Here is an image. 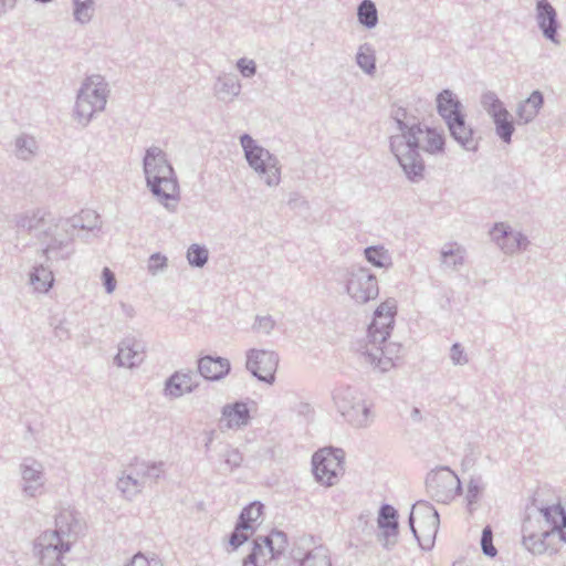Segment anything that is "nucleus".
Segmentation results:
<instances>
[{"instance_id": "nucleus-1", "label": "nucleus", "mask_w": 566, "mask_h": 566, "mask_svg": "<svg viewBox=\"0 0 566 566\" xmlns=\"http://www.w3.org/2000/svg\"><path fill=\"white\" fill-rule=\"evenodd\" d=\"M391 118L399 133L389 138L390 151L395 156L408 180L423 179L424 160L421 150L430 155L444 151L446 137L436 128L423 125L407 108L398 106L391 111Z\"/></svg>"}, {"instance_id": "nucleus-2", "label": "nucleus", "mask_w": 566, "mask_h": 566, "mask_svg": "<svg viewBox=\"0 0 566 566\" xmlns=\"http://www.w3.org/2000/svg\"><path fill=\"white\" fill-rule=\"evenodd\" d=\"M396 315V300L387 298L375 310L373 319L367 327L365 343L359 349L365 363L380 373H386L395 367L396 360L402 353V346L399 343L388 342Z\"/></svg>"}, {"instance_id": "nucleus-3", "label": "nucleus", "mask_w": 566, "mask_h": 566, "mask_svg": "<svg viewBox=\"0 0 566 566\" xmlns=\"http://www.w3.org/2000/svg\"><path fill=\"white\" fill-rule=\"evenodd\" d=\"M143 170L147 188L168 211L174 212L179 201V184L166 153L158 146L146 149Z\"/></svg>"}, {"instance_id": "nucleus-4", "label": "nucleus", "mask_w": 566, "mask_h": 566, "mask_svg": "<svg viewBox=\"0 0 566 566\" xmlns=\"http://www.w3.org/2000/svg\"><path fill=\"white\" fill-rule=\"evenodd\" d=\"M101 228L102 221L99 214L91 209L82 210L78 214L69 219L60 218L55 229H53L55 235L57 234L59 238L55 237L46 252H57L60 260H66L74 252L72 242L75 235L88 242L92 238L98 235Z\"/></svg>"}, {"instance_id": "nucleus-5", "label": "nucleus", "mask_w": 566, "mask_h": 566, "mask_svg": "<svg viewBox=\"0 0 566 566\" xmlns=\"http://www.w3.org/2000/svg\"><path fill=\"white\" fill-rule=\"evenodd\" d=\"M109 90L105 78L99 74L87 76L76 95L74 106V118L82 125L86 126L96 113L105 109Z\"/></svg>"}, {"instance_id": "nucleus-6", "label": "nucleus", "mask_w": 566, "mask_h": 566, "mask_svg": "<svg viewBox=\"0 0 566 566\" xmlns=\"http://www.w3.org/2000/svg\"><path fill=\"white\" fill-rule=\"evenodd\" d=\"M240 144L249 166L268 187H277L281 182L282 167L279 158L262 147L249 134L240 137Z\"/></svg>"}, {"instance_id": "nucleus-7", "label": "nucleus", "mask_w": 566, "mask_h": 566, "mask_svg": "<svg viewBox=\"0 0 566 566\" xmlns=\"http://www.w3.org/2000/svg\"><path fill=\"white\" fill-rule=\"evenodd\" d=\"M410 530L422 548H431L439 530L438 511L427 501H418L408 518Z\"/></svg>"}, {"instance_id": "nucleus-8", "label": "nucleus", "mask_w": 566, "mask_h": 566, "mask_svg": "<svg viewBox=\"0 0 566 566\" xmlns=\"http://www.w3.org/2000/svg\"><path fill=\"white\" fill-rule=\"evenodd\" d=\"M60 218H54L50 212L36 209L30 212L21 214L17 220V226L23 230L34 233L42 242L44 248L41 250L43 256L46 260L55 259L60 260L59 253L46 252L51 243L55 239V226ZM56 238L59 235L56 234Z\"/></svg>"}, {"instance_id": "nucleus-9", "label": "nucleus", "mask_w": 566, "mask_h": 566, "mask_svg": "<svg viewBox=\"0 0 566 566\" xmlns=\"http://www.w3.org/2000/svg\"><path fill=\"white\" fill-rule=\"evenodd\" d=\"M345 287L349 297L357 304H366L379 294L376 275L363 266H352L347 270Z\"/></svg>"}, {"instance_id": "nucleus-10", "label": "nucleus", "mask_w": 566, "mask_h": 566, "mask_svg": "<svg viewBox=\"0 0 566 566\" xmlns=\"http://www.w3.org/2000/svg\"><path fill=\"white\" fill-rule=\"evenodd\" d=\"M345 452L338 448H324L312 458L315 479L327 486L336 484L344 472Z\"/></svg>"}, {"instance_id": "nucleus-11", "label": "nucleus", "mask_w": 566, "mask_h": 566, "mask_svg": "<svg viewBox=\"0 0 566 566\" xmlns=\"http://www.w3.org/2000/svg\"><path fill=\"white\" fill-rule=\"evenodd\" d=\"M428 494L439 503H449L462 491L461 481L449 468L431 471L426 479Z\"/></svg>"}, {"instance_id": "nucleus-12", "label": "nucleus", "mask_w": 566, "mask_h": 566, "mask_svg": "<svg viewBox=\"0 0 566 566\" xmlns=\"http://www.w3.org/2000/svg\"><path fill=\"white\" fill-rule=\"evenodd\" d=\"M292 566H333L332 555L325 545H315L313 537L302 536L290 552Z\"/></svg>"}, {"instance_id": "nucleus-13", "label": "nucleus", "mask_w": 566, "mask_h": 566, "mask_svg": "<svg viewBox=\"0 0 566 566\" xmlns=\"http://www.w3.org/2000/svg\"><path fill=\"white\" fill-rule=\"evenodd\" d=\"M280 357L274 350L250 348L245 352V367L258 380L268 385L275 382Z\"/></svg>"}, {"instance_id": "nucleus-14", "label": "nucleus", "mask_w": 566, "mask_h": 566, "mask_svg": "<svg viewBox=\"0 0 566 566\" xmlns=\"http://www.w3.org/2000/svg\"><path fill=\"white\" fill-rule=\"evenodd\" d=\"M65 542L61 541L52 531L42 532L33 543L34 555L42 565L60 566L64 554L69 553L72 547H64Z\"/></svg>"}, {"instance_id": "nucleus-15", "label": "nucleus", "mask_w": 566, "mask_h": 566, "mask_svg": "<svg viewBox=\"0 0 566 566\" xmlns=\"http://www.w3.org/2000/svg\"><path fill=\"white\" fill-rule=\"evenodd\" d=\"M85 523L80 514L73 510H62L55 516V528L52 530L57 537L65 542L64 547H73L74 544L84 535Z\"/></svg>"}, {"instance_id": "nucleus-16", "label": "nucleus", "mask_w": 566, "mask_h": 566, "mask_svg": "<svg viewBox=\"0 0 566 566\" xmlns=\"http://www.w3.org/2000/svg\"><path fill=\"white\" fill-rule=\"evenodd\" d=\"M21 486L24 495L35 497L42 494L45 484V474L42 463L27 458L20 464Z\"/></svg>"}, {"instance_id": "nucleus-17", "label": "nucleus", "mask_w": 566, "mask_h": 566, "mask_svg": "<svg viewBox=\"0 0 566 566\" xmlns=\"http://www.w3.org/2000/svg\"><path fill=\"white\" fill-rule=\"evenodd\" d=\"M492 240L505 254H514L517 251L527 249L530 241L520 231H514L510 226L500 222L491 230Z\"/></svg>"}, {"instance_id": "nucleus-18", "label": "nucleus", "mask_w": 566, "mask_h": 566, "mask_svg": "<svg viewBox=\"0 0 566 566\" xmlns=\"http://www.w3.org/2000/svg\"><path fill=\"white\" fill-rule=\"evenodd\" d=\"M535 21L543 36L554 44H559V21L557 11L548 0H537L535 6Z\"/></svg>"}, {"instance_id": "nucleus-19", "label": "nucleus", "mask_w": 566, "mask_h": 566, "mask_svg": "<svg viewBox=\"0 0 566 566\" xmlns=\"http://www.w3.org/2000/svg\"><path fill=\"white\" fill-rule=\"evenodd\" d=\"M199 387V378L193 370H177L165 381L163 395L169 399H178L193 392Z\"/></svg>"}, {"instance_id": "nucleus-20", "label": "nucleus", "mask_w": 566, "mask_h": 566, "mask_svg": "<svg viewBox=\"0 0 566 566\" xmlns=\"http://www.w3.org/2000/svg\"><path fill=\"white\" fill-rule=\"evenodd\" d=\"M145 345L135 336H126L118 344L117 355L114 364L117 367L136 368L144 361Z\"/></svg>"}, {"instance_id": "nucleus-21", "label": "nucleus", "mask_w": 566, "mask_h": 566, "mask_svg": "<svg viewBox=\"0 0 566 566\" xmlns=\"http://www.w3.org/2000/svg\"><path fill=\"white\" fill-rule=\"evenodd\" d=\"M450 136L465 150L476 151L479 147L478 140L474 138L473 128L467 124L465 115L452 117L446 122Z\"/></svg>"}, {"instance_id": "nucleus-22", "label": "nucleus", "mask_w": 566, "mask_h": 566, "mask_svg": "<svg viewBox=\"0 0 566 566\" xmlns=\"http://www.w3.org/2000/svg\"><path fill=\"white\" fill-rule=\"evenodd\" d=\"M221 413L219 423L221 429H239L248 424L250 420L248 405L243 401H235L223 406Z\"/></svg>"}, {"instance_id": "nucleus-23", "label": "nucleus", "mask_w": 566, "mask_h": 566, "mask_svg": "<svg viewBox=\"0 0 566 566\" xmlns=\"http://www.w3.org/2000/svg\"><path fill=\"white\" fill-rule=\"evenodd\" d=\"M373 405L361 396L357 403H353L342 413V417L354 428L365 429L374 422Z\"/></svg>"}, {"instance_id": "nucleus-24", "label": "nucleus", "mask_w": 566, "mask_h": 566, "mask_svg": "<svg viewBox=\"0 0 566 566\" xmlns=\"http://www.w3.org/2000/svg\"><path fill=\"white\" fill-rule=\"evenodd\" d=\"M231 369L229 359L223 357L205 356L198 360L199 375L211 381L224 378Z\"/></svg>"}, {"instance_id": "nucleus-25", "label": "nucleus", "mask_w": 566, "mask_h": 566, "mask_svg": "<svg viewBox=\"0 0 566 566\" xmlns=\"http://www.w3.org/2000/svg\"><path fill=\"white\" fill-rule=\"evenodd\" d=\"M523 546L535 555L544 554L547 549L546 539L551 536L547 531L535 532L530 517L525 518L522 525Z\"/></svg>"}, {"instance_id": "nucleus-26", "label": "nucleus", "mask_w": 566, "mask_h": 566, "mask_svg": "<svg viewBox=\"0 0 566 566\" xmlns=\"http://www.w3.org/2000/svg\"><path fill=\"white\" fill-rule=\"evenodd\" d=\"M377 523L385 538L384 546L389 547L390 538H396L398 535L399 523L397 510L390 504H382L378 512Z\"/></svg>"}, {"instance_id": "nucleus-27", "label": "nucleus", "mask_w": 566, "mask_h": 566, "mask_svg": "<svg viewBox=\"0 0 566 566\" xmlns=\"http://www.w3.org/2000/svg\"><path fill=\"white\" fill-rule=\"evenodd\" d=\"M241 83L233 73L220 74L213 85L214 95L218 99L228 102L234 99L241 93Z\"/></svg>"}, {"instance_id": "nucleus-28", "label": "nucleus", "mask_w": 566, "mask_h": 566, "mask_svg": "<svg viewBox=\"0 0 566 566\" xmlns=\"http://www.w3.org/2000/svg\"><path fill=\"white\" fill-rule=\"evenodd\" d=\"M133 465L135 467V475L143 481L145 488L156 484L166 470V464L163 461L136 460Z\"/></svg>"}, {"instance_id": "nucleus-29", "label": "nucleus", "mask_w": 566, "mask_h": 566, "mask_svg": "<svg viewBox=\"0 0 566 566\" xmlns=\"http://www.w3.org/2000/svg\"><path fill=\"white\" fill-rule=\"evenodd\" d=\"M437 112L446 122L462 115V103L451 90H443L437 95Z\"/></svg>"}, {"instance_id": "nucleus-30", "label": "nucleus", "mask_w": 566, "mask_h": 566, "mask_svg": "<svg viewBox=\"0 0 566 566\" xmlns=\"http://www.w3.org/2000/svg\"><path fill=\"white\" fill-rule=\"evenodd\" d=\"M544 105V95L541 91L536 90L531 95L517 105L516 115L520 123L528 124L535 119L541 108Z\"/></svg>"}, {"instance_id": "nucleus-31", "label": "nucleus", "mask_w": 566, "mask_h": 566, "mask_svg": "<svg viewBox=\"0 0 566 566\" xmlns=\"http://www.w3.org/2000/svg\"><path fill=\"white\" fill-rule=\"evenodd\" d=\"M116 485L123 496L129 501L145 489L143 481L135 475L133 463L118 478Z\"/></svg>"}, {"instance_id": "nucleus-32", "label": "nucleus", "mask_w": 566, "mask_h": 566, "mask_svg": "<svg viewBox=\"0 0 566 566\" xmlns=\"http://www.w3.org/2000/svg\"><path fill=\"white\" fill-rule=\"evenodd\" d=\"M363 395L354 387L349 385H339L333 390V401L337 411L342 415L353 403H357V400Z\"/></svg>"}, {"instance_id": "nucleus-33", "label": "nucleus", "mask_w": 566, "mask_h": 566, "mask_svg": "<svg viewBox=\"0 0 566 566\" xmlns=\"http://www.w3.org/2000/svg\"><path fill=\"white\" fill-rule=\"evenodd\" d=\"M29 283L34 291L46 293L53 286L54 276L52 271L42 263L33 266L29 275Z\"/></svg>"}, {"instance_id": "nucleus-34", "label": "nucleus", "mask_w": 566, "mask_h": 566, "mask_svg": "<svg viewBox=\"0 0 566 566\" xmlns=\"http://www.w3.org/2000/svg\"><path fill=\"white\" fill-rule=\"evenodd\" d=\"M39 153L36 139L27 134L19 135L14 140V155L18 159L24 161L33 160Z\"/></svg>"}, {"instance_id": "nucleus-35", "label": "nucleus", "mask_w": 566, "mask_h": 566, "mask_svg": "<svg viewBox=\"0 0 566 566\" xmlns=\"http://www.w3.org/2000/svg\"><path fill=\"white\" fill-rule=\"evenodd\" d=\"M440 255L444 266L455 270L464 263L465 249L457 242H450L443 245Z\"/></svg>"}, {"instance_id": "nucleus-36", "label": "nucleus", "mask_w": 566, "mask_h": 566, "mask_svg": "<svg viewBox=\"0 0 566 566\" xmlns=\"http://www.w3.org/2000/svg\"><path fill=\"white\" fill-rule=\"evenodd\" d=\"M538 511L545 518V521L552 526L551 530H546L551 535L557 533L560 528L559 523L566 517V510L562 503L552 505H543L538 507Z\"/></svg>"}, {"instance_id": "nucleus-37", "label": "nucleus", "mask_w": 566, "mask_h": 566, "mask_svg": "<svg viewBox=\"0 0 566 566\" xmlns=\"http://www.w3.org/2000/svg\"><path fill=\"white\" fill-rule=\"evenodd\" d=\"M356 64L359 69L368 74L374 75L376 72V55L375 50L369 43H364L358 46L356 56Z\"/></svg>"}, {"instance_id": "nucleus-38", "label": "nucleus", "mask_w": 566, "mask_h": 566, "mask_svg": "<svg viewBox=\"0 0 566 566\" xmlns=\"http://www.w3.org/2000/svg\"><path fill=\"white\" fill-rule=\"evenodd\" d=\"M366 260L376 268L388 269L392 265V259L382 245H371L364 250Z\"/></svg>"}, {"instance_id": "nucleus-39", "label": "nucleus", "mask_w": 566, "mask_h": 566, "mask_svg": "<svg viewBox=\"0 0 566 566\" xmlns=\"http://www.w3.org/2000/svg\"><path fill=\"white\" fill-rule=\"evenodd\" d=\"M358 22L366 29H374L378 24V10L371 0H363L357 7Z\"/></svg>"}, {"instance_id": "nucleus-40", "label": "nucleus", "mask_w": 566, "mask_h": 566, "mask_svg": "<svg viewBox=\"0 0 566 566\" xmlns=\"http://www.w3.org/2000/svg\"><path fill=\"white\" fill-rule=\"evenodd\" d=\"M72 10L74 21L85 25L88 24L95 13L94 0H72Z\"/></svg>"}, {"instance_id": "nucleus-41", "label": "nucleus", "mask_w": 566, "mask_h": 566, "mask_svg": "<svg viewBox=\"0 0 566 566\" xmlns=\"http://www.w3.org/2000/svg\"><path fill=\"white\" fill-rule=\"evenodd\" d=\"M495 126L496 136L505 144H511L512 136L515 132L514 122L512 115L505 112L502 115L492 118Z\"/></svg>"}, {"instance_id": "nucleus-42", "label": "nucleus", "mask_w": 566, "mask_h": 566, "mask_svg": "<svg viewBox=\"0 0 566 566\" xmlns=\"http://www.w3.org/2000/svg\"><path fill=\"white\" fill-rule=\"evenodd\" d=\"M262 511V503L252 502L241 511L237 523L241 528L254 532V523L261 517Z\"/></svg>"}, {"instance_id": "nucleus-43", "label": "nucleus", "mask_w": 566, "mask_h": 566, "mask_svg": "<svg viewBox=\"0 0 566 566\" xmlns=\"http://www.w3.org/2000/svg\"><path fill=\"white\" fill-rule=\"evenodd\" d=\"M263 543L268 546L270 558H275L285 551L287 536L283 531L273 530L269 535L264 536Z\"/></svg>"}, {"instance_id": "nucleus-44", "label": "nucleus", "mask_w": 566, "mask_h": 566, "mask_svg": "<svg viewBox=\"0 0 566 566\" xmlns=\"http://www.w3.org/2000/svg\"><path fill=\"white\" fill-rule=\"evenodd\" d=\"M264 536H258L253 541L251 553L243 559V566H259L258 563H266L270 558L268 546L263 543Z\"/></svg>"}, {"instance_id": "nucleus-45", "label": "nucleus", "mask_w": 566, "mask_h": 566, "mask_svg": "<svg viewBox=\"0 0 566 566\" xmlns=\"http://www.w3.org/2000/svg\"><path fill=\"white\" fill-rule=\"evenodd\" d=\"M481 105L489 114L491 118L496 117L499 115L507 112L503 102L499 98L495 92L486 91L481 96Z\"/></svg>"}, {"instance_id": "nucleus-46", "label": "nucleus", "mask_w": 566, "mask_h": 566, "mask_svg": "<svg viewBox=\"0 0 566 566\" xmlns=\"http://www.w3.org/2000/svg\"><path fill=\"white\" fill-rule=\"evenodd\" d=\"M483 490L484 483L481 476H473L470 479L465 495L467 505L470 512L474 510L473 505H475L480 500Z\"/></svg>"}, {"instance_id": "nucleus-47", "label": "nucleus", "mask_w": 566, "mask_h": 566, "mask_svg": "<svg viewBox=\"0 0 566 566\" xmlns=\"http://www.w3.org/2000/svg\"><path fill=\"white\" fill-rule=\"evenodd\" d=\"M220 455L223 458L224 470L229 472L240 468L243 461V455L240 451L229 444L222 448Z\"/></svg>"}, {"instance_id": "nucleus-48", "label": "nucleus", "mask_w": 566, "mask_h": 566, "mask_svg": "<svg viewBox=\"0 0 566 566\" xmlns=\"http://www.w3.org/2000/svg\"><path fill=\"white\" fill-rule=\"evenodd\" d=\"M209 259V252L206 247L191 244L187 250V260L193 268H202Z\"/></svg>"}, {"instance_id": "nucleus-49", "label": "nucleus", "mask_w": 566, "mask_h": 566, "mask_svg": "<svg viewBox=\"0 0 566 566\" xmlns=\"http://www.w3.org/2000/svg\"><path fill=\"white\" fill-rule=\"evenodd\" d=\"M275 326L276 322L271 315H256L251 329L253 333L269 336Z\"/></svg>"}, {"instance_id": "nucleus-50", "label": "nucleus", "mask_w": 566, "mask_h": 566, "mask_svg": "<svg viewBox=\"0 0 566 566\" xmlns=\"http://www.w3.org/2000/svg\"><path fill=\"white\" fill-rule=\"evenodd\" d=\"M480 544L485 556L493 558L497 555V549L493 545V531L490 525L483 528Z\"/></svg>"}, {"instance_id": "nucleus-51", "label": "nucleus", "mask_w": 566, "mask_h": 566, "mask_svg": "<svg viewBox=\"0 0 566 566\" xmlns=\"http://www.w3.org/2000/svg\"><path fill=\"white\" fill-rule=\"evenodd\" d=\"M167 256L159 252L153 253L148 259L147 270L154 276L159 273H163L167 269Z\"/></svg>"}, {"instance_id": "nucleus-52", "label": "nucleus", "mask_w": 566, "mask_h": 566, "mask_svg": "<svg viewBox=\"0 0 566 566\" xmlns=\"http://www.w3.org/2000/svg\"><path fill=\"white\" fill-rule=\"evenodd\" d=\"M253 533L254 532L250 530L241 528L237 523L234 531L230 535L229 544L233 547V549H237L242 544H244Z\"/></svg>"}, {"instance_id": "nucleus-53", "label": "nucleus", "mask_w": 566, "mask_h": 566, "mask_svg": "<svg viewBox=\"0 0 566 566\" xmlns=\"http://www.w3.org/2000/svg\"><path fill=\"white\" fill-rule=\"evenodd\" d=\"M450 359L454 366H463L469 363V357L460 343H454L451 346Z\"/></svg>"}, {"instance_id": "nucleus-54", "label": "nucleus", "mask_w": 566, "mask_h": 566, "mask_svg": "<svg viewBox=\"0 0 566 566\" xmlns=\"http://www.w3.org/2000/svg\"><path fill=\"white\" fill-rule=\"evenodd\" d=\"M237 69L245 78H250L256 74V63L248 57L239 59L237 61Z\"/></svg>"}, {"instance_id": "nucleus-55", "label": "nucleus", "mask_w": 566, "mask_h": 566, "mask_svg": "<svg viewBox=\"0 0 566 566\" xmlns=\"http://www.w3.org/2000/svg\"><path fill=\"white\" fill-rule=\"evenodd\" d=\"M102 282L106 293L112 294L115 291L117 284L116 277L114 272L107 266L102 270Z\"/></svg>"}, {"instance_id": "nucleus-56", "label": "nucleus", "mask_w": 566, "mask_h": 566, "mask_svg": "<svg viewBox=\"0 0 566 566\" xmlns=\"http://www.w3.org/2000/svg\"><path fill=\"white\" fill-rule=\"evenodd\" d=\"M287 205L293 210H303L308 208L307 200L298 192H291Z\"/></svg>"}, {"instance_id": "nucleus-57", "label": "nucleus", "mask_w": 566, "mask_h": 566, "mask_svg": "<svg viewBox=\"0 0 566 566\" xmlns=\"http://www.w3.org/2000/svg\"><path fill=\"white\" fill-rule=\"evenodd\" d=\"M158 563L155 560H149L145 555L142 553H137L134 555V557L130 559L129 563H127L124 566H157Z\"/></svg>"}, {"instance_id": "nucleus-58", "label": "nucleus", "mask_w": 566, "mask_h": 566, "mask_svg": "<svg viewBox=\"0 0 566 566\" xmlns=\"http://www.w3.org/2000/svg\"><path fill=\"white\" fill-rule=\"evenodd\" d=\"M119 308L126 319H133L137 314L134 305L129 303L120 302Z\"/></svg>"}, {"instance_id": "nucleus-59", "label": "nucleus", "mask_w": 566, "mask_h": 566, "mask_svg": "<svg viewBox=\"0 0 566 566\" xmlns=\"http://www.w3.org/2000/svg\"><path fill=\"white\" fill-rule=\"evenodd\" d=\"M54 335L60 338V339H67L70 337V332L69 329L66 328V326L64 325L63 322H60L55 327H54Z\"/></svg>"}, {"instance_id": "nucleus-60", "label": "nucleus", "mask_w": 566, "mask_h": 566, "mask_svg": "<svg viewBox=\"0 0 566 566\" xmlns=\"http://www.w3.org/2000/svg\"><path fill=\"white\" fill-rule=\"evenodd\" d=\"M18 0H0V17L15 8Z\"/></svg>"}, {"instance_id": "nucleus-61", "label": "nucleus", "mask_w": 566, "mask_h": 566, "mask_svg": "<svg viewBox=\"0 0 566 566\" xmlns=\"http://www.w3.org/2000/svg\"><path fill=\"white\" fill-rule=\"evenodd\" d=\"M559 526L560 528L556 534L562 542L566 543V517L559 523Z\"/></svg>"}, {"instance_id": "nucleus-62", "label": "nucleus", "mask_w": 566, "mask_h": 566, "mask_svg": "<svg viewBox=\"0 0 566 566\" xmlns=\"http://www.w3.org/2000/svg\"><path fill=\"white\" fill-rule=\"evenodd\" d=\"M213 437H214V431L213 430L207 432V439H206V443H205L206 452L209 451L210 446H211V443L213 441Z\"/></svg>"}, {"instance_id": "nucleus-63", "label": "nucleus", "mask_w": 566, "mask_h": 566, "mask_svg": "<svg viewBox=\"0 0 566 566\" xmlns=\"http://www.w3.org/2000/svg\"><path fill=\"white\" fill-rule=\"evenodd\" d=\"M410 416L415 421H420L421 420L420 409H418L417 407L412 408Z\"/></svg>"}, {"instance_id": "nucleus-64", "label": "nucleus", "mask_w": 566, "mask_h": 566, "mask_svg": "<svg viewBox=\"0 0 566 566\" xmlns=\"http://www.w3.org/2000/svg\"><path fill=\"white\" fill-rule=\"evenodd\" d=\"M302 408H303V410H302L303 412L310 411V409H311L310 405H307V403L303 405Z\"/></svg>"}]
</instances>
